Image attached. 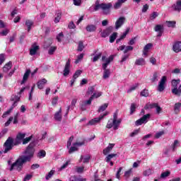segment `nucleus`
I'll use <instances>...</instances> for the list:
<instances>
[{
    "label": "nucleus",
    "instance_id": "20e7f679",
    "mask_svg": "<svg viewBox=\"0 0 181 181\" xmlns=\"http://www.w3.org/2000/svg\"><path fill=\"white\" fill-rule=\"evenodd\" d=\"M122 119H118V113L115 112L113 115V119H110L108 120L106 128H108V129H111L113 127V129L117 130L118 129V127H119V124H121Z\"/></svg>",
    "mask_w": 181,
    "mask_h": 181
},
{
    "label": "nucleus",
    "instance_id": "69168bd1",
    "mask_svg": "<svg viewBox=\"0 0 181 181\" xmlns=\"http://www.w3.org/2000/svg\"><path fill=\"white\" fill-rule=\"evenodd\" d=\"M129 58V54H124L122 57V60L120 61V63H124V62H127V59Z\"/></svg>",
    "mask_w": 181,
    "mask_h": 181
},
{
    "label": "nucleus",
    "instance_id": "b1692460",
    "mask_svg": "<svg viewBox=\"0 0 181 181\" xmlns=\"http://www.w3.org/2000/svg\"><path fill=\"white\" fill-rule=\"evenodd\" d=\"M114 146H115V144H109L108 146L103 150V155L110 153V151H112V148H114Z\"/></svg>",
    "mask_w": 181,
    "mask_h": 181
},
{
    "label": "nucleus",
    "instance_id": "39448f33",
    "mask_svg": "<svg viewBox=\"0 0 181 181\" xmlns=\"http://www.w3.org/2000/svg\"><path fill=\"white\" fill-rule=\"evenodd\" d=\"M27 163L28 162L20 156L16 162L11 165L10 168L11 172H12V170H17L18 172H21L22 169H23V165Z\"/></svg>",
    "mask_w": 181,
    "mask_h": 181
},
{
    "label": "nucleus",
    "instance_id": "5fc2aeb1",
    "mask_svg": "<svg viewBox=\"0 0 181 181\" xmlns=\"http://www.w3.org/2000/svg\"><path fill=\"white\" fill-rule=\"evenodd\" d=\"M94 100V95H91L88 100L83 101V103L86 104V105H91V101Z\"/></svg>",
    "mask_w": 181,
    "mask_h": 181
},
{
    "label": "nucleus",
    "instance_id": "338daca9",
    "mask_svg": "<svg viewBox=\"0 0 181 181\" xmlns=\"http://www.w3.org/2000/svg\"><path fill=\"white\" fill-rule=\"evenodd\" d=\"M152 46H153L152 43H148L146 45H145L144 50H146V52H149Z\"/></svg>",
    "mask_w": 181,
    "mask_h": 181
},
{
    "label": "nucleus",
    "instance_id": "6e6552de",
    "mask_svg": "<svg viewBox=\"0 0 181 181\" xmlns=\"http://www.w3.org/2000/svg\"><path fill=\"white\" fill-rule=\"evenodd\" d=\"M151 118V114L144 115L142 117L136 121L135 124L136 126L142 125V124H146L148 119Z\"/></svg>",
    "mask_w": 181,
    "mask_h": 181
},
{
    "label": "nucleus",
    "instance_id": "f8f14e48",
    "mask_svg": "<svg viewBox=\"0 0 181 181\" xmlns=\"http://www.w3.org/2000/svg\"><path fill=\"white\" fill-rule=\"evenodd\" d=\"M125 23V17L119 18L115 23V29L118 30Z\"/></svg>",
    "mask_w": 181,
    "mask_h": 181
},
{
    "label": "nucleus",
    "instance_id": "09e8293b",
    "mask_svg": "<svg viewBox=\"0 0 181 181\" xmlns=\"http://www.w3.org/2000/svg\"><path fill=\"white\" fill-rule=\"evenodd\" d=\"M151 174H152V169H150V168L144 170L143 173L144 176H151Z\"/></svg>",
    "mask_w": 181,
    "mask_h": 181
},
{
    "label": "nucleus",
    "instance_id": "6ab92c4d",
    "mask_svg": "<svg viewBox=\"0 0 181 181\" xmlns=\"http://www.w3.org/2000/svg\"><path fill=\"white\" fill-rule=\"evenodd\" d=\"M29 76H30V69H27L25 73L23 75L21 84H24L25 83H26V81H28V78H29Z\"/></svg>",
    "mask_w": 181,
    "mask_h": 181
},
{
    "label": "nucleus",
    "instance_id": "5701e85b",
    "mask_svg": "<svg viewBox=\"0 0 181 181\" xmlns=\"http://www.w3.org/2000/svg\"><path fill=\"white\" fill-rule=\"evenodd\" d=\"M38 49H39V46L33 45L31 49H30V56H35V54H36V53L37 52Z\"/></svg>",
    "mask_w": 181,
    "mask_h": 181
},
{
    "label": "nucleus",
    "instance_id": "e433bc0d",
    "mask_svg": "<svg viewBox=\"0 0 181 181\" xmlns=\"http://www.w3.org/2000/svg\"><path fill=\"white\" fill-rule=\"evenodd\" d=\"M19 100H21V98H19L18 95H14L11 99V101H14L13 104H16L15 107L18 105V101H19Z\"/></svg>",
    "mask_w": 181,
    "mask_h": 181
},
{
    "label": "nucleus",
    "instance_id": "ea45409f",
    "mask_svg": "<svg viewBox=\"0 0 181 181\" xmlns=\"http://www.w3.org/2000/svg\"><path fill=\"white\" fill-rule=\"evenodd\" d=\"M32 138H33V136H30L29 137H26L25 139H23V145H26V144H29L30 141H32Z\"/></svg>",
    "mask_w": 181,
    "mask_h": 181
},
{
    "label": "nucleus",
    "instance_id": "79ce46f5",
    "mask_svg": "<svg viewBox=\"0 0 181 181\" xmlns=\"http://www.w3.org/2000/svg\"><path fill=\"white\" fill-rule=\"evenodd\" d=\"M60 19H62L61 12L57 13V16L55 17L54 22H55V23H59V22H60Z\"/></svg>",
    "mask_w": 181,
    "mask_h": 181
},
{
    "label": "nucleus",
    "instance_id": "774afa93",
    "mask_svg": "<svg viewBox=\"0 0 181 181\" xmlns=\"http://www.w3.org/2000/svg\"><path fill=\"white\" fill-rule=\"evenodd\" d=\"M81 74V70H77L73 76V78L76 79Z\"/></svg>",
    "mask_w": 181,
    "mask_h": 181
},
{
    "label": "nucleus",
    "instance_id": "603ef678",
    "mask_svg": "<svg viewBox=\"0 0 181 181\" xmlns=\"http://www.w3.org/2000/svg\"><path fill=\"white\" fill-rule=\"evenodd\" d=\"M101 56H103V53L100 52L99 54L95 55L93 59V62H98L99 59H101Z\"/></svg>",
    "mask_w": 181,
    "mask_h": 181
},
{
    "label": "nucleus",
    "instance_id": "4c0bfd02",
    "mask_svg": "<svg viewBox=\"0 0 181 181\" xmlns=\"http://www.w3.org/2000/svg\"><path fill=\"white\" fill-rule=\"evenodd\" d=\"M95 88L94 86H90L86 92V95H91L94 93Z\"/></svg>",
    "mask_w": 181,
    "mask_h": 181
},
{
    "label": "nucleus",
    "instance_id": "6e6d98bb",
    "mask_svg": "<svg viewBox=\"0 0 181 181\" xmlns=\"http://www.w3.org/2000/svg\"><path fill=\"white\" fill-rule=\"evenodd\" d=\"M57 49V47H50L48 51V54H54V53L56 52Z\"/></svg>",
    "mask_w": 181,
    "mask_h": 181
},
{
    "label": "nucleus",
    "instance_id": "37998d69",
    "mask_svg": "<svg viewBox=\"0 0 181 181\" xmlns=\"http://www.w3.org/2000/svg\"><path fill=\"white\" fill-rule=\"evenodd\" d=\"M134 50V47L131 45L125 46L124 50V54L128 53V52H131Z\"/></svg>",
    "mask_w": 181,
    "mask_h": 181
},
{
    "label": "nucleus",
    "instance_id": "0e129e2a",
    "mask_svg": "<svg viewBox=\"0 0 181 181\" xmlns=\"http://www.w3.org/2000/svg\"><path fill=\"white\" fill-rule=\"evenodd\" d=\"M32 177H33V175L32 174H27L25 177L23 178V181H28V180H30V179H32Z\"/></svg>",
    "mask_w": 181,
    "mask_h": 181
},
{
    "label": "nucleus",
    "instance_id": "7ed1b4c3",
    "mask_svg": "<svg viewBox=\"0 0 181 181\" xmlns=\"http://www.w3.org/2000/svg\"><path fill=\"white\" fill-rule=\"evenodd\" d=\"M111 8H112V3L100 4V0H96L93 11L97 12L99 9H102L104 15H110V13H111Z\"/></svg>",
    "mask_w": 181,
    "mask_h": 181
},
{
    "label": "nucleus",
    "instance_id": "e2e57ef3",
    "mask_svg": "<svg viewBox=\"0 0 181 181\" xmlns=\"http://www.w3.org/2000/svg\"><path fill=\"white\" fill-rule=\"evenodd\" d=\"M64 37V35H63L62 33H60L59 34L57 35V40L58 42H62Z\"/></svg>",
    "mask_w": 181,
    "mask_h": 181
},
{
    "label": "nucleus",
    "instance_id": "bb28decb",
    "mask_svg": "<svg viewBox=\"0 0 181 181\" xmlns=\"http://www.w3.org/2000/svg\"><path fill=\"white\" fill-rule=\"evenodd\" d=\"M159 81V73L157 71H155L153 74V76L151 78V83H156V81Z\"/></svg>",
    "mask_w": 181,
    "mask_h": 181
},
{
    "label": "nucleus",
    "instance_id": "de8ad7c7",
    "mask_svg": "<svg viewBox=\"0 0 181 181\" xmlns=\"http://www.w3.org/2000/svg\"><path fill=\"white\" fill-rule=\"evenodd\" d=\"M168 176H170V171H165L160 175L161 179H165V177H168Z\"/></svg>",
    "mask_w": 181,
    "mask_h": 181
},
{
    "label": "nucleus",
    "instance_id": "f3484780",
    "mask_svg": "<svg viewBox=\"0 0 181 181\" xmlns=\"http://www.w3.org/2000/svg\"><path fill=\"white\" fill-rule=\"evenodd\" d=\"M103 78L107 80V78H110V76H111V71L107 68H103Z\"/></svg>",
    "mask_w": 181,
    "mask_h": 181
},
{
    "label": "nucleus",
    "instance_id": "9d476101",
    "mask_svg": "<svg viewBox=\"0 0 181 181\" xmlns=\"http://www.w3.org/2000/svg\"><path fill=\"white\" fill-rule=\"evenodd\" d=\"M167 78L165 76H162L158 86V91L162 93L165 90V84H166Z\"/></svg>",
    "mask_w": 181,
    "mask_h": 181
},
{
    "label": "nucleus",
    "instance_id": "2eb2a0df",
    "mask_svg": "<svg viewBox=\"0 0 181 181\" xmlns=\"http://www.w3.org/2000/svg\"><path fill=\"white\" fill-rule=\"evenodd\" d=\"M90 159H91V156L89 154H88L85 156H81L79 162L81 163L83 160V163H88L90 162Z\"/></svg>",
    "mask_w": 181,
    "mask_h": 181
},
{
    "label": "nucleus",
    "instance_id": "c756f323",
    "mask_svg": "<svg viewBox=\"0 0 181 181\" xmlns=\"http://www.w3.org/2000/svg\"><path fill=\"white\" fill-rule=\"evenodd\" d=\"M87 32H95L97 30V26L94 25H88L86 26Z\"/></svg>",
    "mask_w": 181,
    "mask_h": 181
},
{
    "label": "nucleus",
    "instance_id": "c9c22d12",
    "mask_svg": "<svg viewBox=\"0 0 181 181\" xmlns=\"http://www.w3.org/2000/svg\"><path fill=\"white\" fill-rule=\"evenodd\" d=\"M117 35H118V33H113L112 35H110V43H114V42H115V39H117Z\"/></svg>",
    "mask_w": 181,
    "mask_h": 181
},
{
    "label": "nucleus",
    "instance_id": "c03bdc74",
    "mask_svg": "<svg viewBox=\"0 0 181 181\" xmlns=\"http://www.w3.org/2000/svg\"><path fill=\"white\" fill-rule=\"evenodd\" d=\"M132 175V168H130L129 170L125 171L124 173V177L126 179H129V176Z\"/></svg>",
    "mask_w": 181,
    "mask_h": 181
},
{
    "label": "nucleus",
    "instance_id": "f257e3e1",
    "mask_svg": "<svg viewBox=\"0 0 181 181\" xmlns=\"http://www.w3.org/2000/svg\"><path fill=\"white\" fill-rule=\"evenodd\" d=\"M25 136H26V133L19 132L15 140L12 137H8L4 144V153H8V152L12 151V149H13V146L21 145V144H22V141L25 139Z\"/></svg>",
    "mask_w": 181,
    "mask_h": 181
},
{
    "label": "nucleus",
    "instance_id": "680f3d73",
    "mask_svg": "<svg viewBox=\"0 0 181 181\" xmlns=\"http://www.w3.org/2000/svg\"><path fill=\"white\" fill-rule=\"evenodd\" d=\"M75 170L77 173H83L84 172V167H76Z\"/></svg>",
    "mask_w": 181,
    "mask_h": 181
},
{
    "label": "nucleus",
    "instance_id": "3c124183",
    "mask_svg": "<svg viewBox=\"0 0 181 181\" xmlns=\"http://www.w3.org/2000/svg\"><path fill=\"white\" fill-rule=\"evenodd\" d=\"M154 30L156 32H162L163 31V25H156Z\"/></svg>",
    "mask_w": 181,
    "mask_h": 181
},
{
    "label": "nucleus",
    "instance_id": "423d86ee",
    "mask_svg": "<svg viewBox=\"0 0 181 181\" xmlns=\"http://www.w3.org/2000/svg\"><path fill=\"white\" fill-rule=\"evenodd\" d=\"M171 84L173 86V88L171 90L172 93L176 97H181V84L180 79H174L172 81ZM180 84L179 87L177 85Z\"/></svg>",
    "mask_w": 181,
    "mask_h": 181
},
{
    "label": "nucleus",
    "instance_id": "a19ab883",
    "mask_svg": "<svg viewBox=\"0 0 181 181\" xmlns=\"http://www.w3.org/2000/svg\"><path fill=\"white\" fill-rule=\"evenodd\" d=\"M135 110H136V104L132 103L130 107V115H132L135 112Z\"/></svg>",
    "mask_w": 181,
    "mask_h": 181
},
{
    "label": "nucleus",
    "instance_id": "393cba45",
    "mask_svg": "<svg viewBox=\"0 0 181 181\" xmlns=\"http://www.w3.org/2000/svg\"><path fill=\"white\" fill-rule=\"evenodd\" d=\"M11 69H12V62H9L4 65V66L3 67V71L4 73H8V71L11 70Z\"/></svg>",
    "mask_w": 181,
    "mask_h": 181
},
{
    "label": "nucleus",
    "instance_id": "bf43d9fd",
    "mask_svg": "<svg viewBox=\"0 0 181 181\" xmlns=\"http://www.w3.org/2000/svg\"><path fill=\"white\" fill-rule=\"evenodd\" d=\"M73 139H74V136H71L66 144L67 148H70V146H71V142H73Z\"/></svg>",
    "mask_w": 181,
    "mask_h": 181
},
{
    "label": "nucleus",
    "instance_id": "cd10ccee",
    "mask_svg": "<svg viewBox=\"0 0 181 181\" xmlns=\"http://www.w3.org/2000/svg\"><path fill=\"white\" fill-rule=\"evenodd\" d=\"M16 105V103H13L10 109L3 114L2 118H6V117H8V115L11 114V112H12V110H13Z\"/></svg>",
    "mask_w": 181,
    "mask_h": 181
},
{
    "label": "nucleus",
    "instance_id": "aec40b11",
    "mask_svg": "<svg viewBox=\"0 0 181 181\" xmlns=\"http://www.w3.org/2000/svg\"><path fill=\"white\" fill-rule=\"evenodd\" d=\"M125 2H127V0H117L113 6L114 9H119L122 6V4H125Z\"/></svg>",
    "mask_w": 181,
    "mask_h": 181
},
{
    "label": "nucleus",
    "instance_id": "4468645a",
    "mask_svg": "<svg viewBox=\"0 0 181 181\" xmlns=\"http://www.w3.org/2000/svg\"><path fill=\"white\" fill-rule=\"evenodd\" d=\"M70 62H71V59H69L68 62L65 64L64 69V77H67V75L70 74Z\"/></svg>",
    "mask_w": 181,
    "mask_h": 181
},
{
    "label": "nucleus",
    "instance_id": "f704fd0d",
    "mask_svg": "<svg viewBox=\"0 0 181 181\" xmlns=\"http://www.w3.org/2000/svg\"><path fill=\"white\" fill-rule=\"evenodd\" d=\"M107 108H108V105H107V103H105L104 105H101L99 107L98 112H103V111H105V110H107Z\"/></svg>",
    "mask_w": 181,
    "mask_h": 181
},
{
    "label": "nucleus",
    "instance_id": "a878e982",
    "mask_svg": "<svg viewBox=\"0 0 181 181\" xmlns=\"http://www.w3.org/2000/svg\"><path fill=\"white\" fill-rule=\"evenodd\" d=\"M54 118L56 121H62V107L54 114Z\"/></svg>",
    "mask_w": 181,
    "mask_h": 181
},
{
    "label": "nucleus",
    "instance_id": "a18cd8bd",
    "mask_svg": "<svg viewBox=\"0 0 181 181\" xmlns=\"http://www.w3.org/2000/svg\"><path fill=\"white\" fill-rule=\"evenodd\" d=\"M84 50V44L83 41H80L78 46V52H83Z\"/></svg>",
    "mask_w": 181,
    "mask_h": 181
},
{
    "label": "nucleus",
    "instance_id": "412c9836",
    "mask_svg": "<svg viewBox=\"0 0 181 181\" xmlns=\"http://www.w3.org/2000/svg\"><path fill=\"white\" fill-rule=\"evenodd\" d=\"M173 9L177 12H180L181 11V0H178L175 4L173 5Z\"/></svg>",
    "mask_w": 181,
    "mask_h": 181
},
{
    "label": "nucleus",
    "instance_id": "052dcab7",
    "mask_svg": "<svg viewBox=\"0 0 181 181\" xmlns=\"http://www.w3.org/2000/svg\"><path fill=\"white\" fill-rule=\"evenodd\" d=\"M129 33V28H127L126 31L120 36V39H122V40L123 39H125V37H127V35H128Z\"/></svg>",
    "mask_w": 181,
    "mask_h": 181
},
{
    "label": "nucleus",
    "instance_id": "0eeeda50",
    "mask_svg": "<svg viewBox=\"0 0 181 181\" xmlns=\"http://www.w3.org/2000/svg\"><path fill=\"white\" fill-rule=\"evenodd\" d=\"M108 114V112H105L103 115H100L99 117H96L94 119H92L88 122L87 125H96V124H98L101 119L104 118V117H107V115Z\"/></svg>",
    "mask_w": 181,
    "mask_h": 181
},
{
    "label": "nucleus",
    "instance_id": "dca6fc26",
    "mask_svg": "<svg viewBox=\"0 0 181 181\" xmlns=\"http://www.w3.org/2000/svg\"><path fill=\"white\" fill-rule=\"evenodd\" d=\"M47 83V80L46 78H42L37 83V86L40 90H42L45 87V84Z\"/></svg>",
    "mask_w": 181,
    "mask_h": 181
},
{
    "label": "nucleus",
    "instance_id": "864d4df0",
    "mask_svg": "<svg viewBox=\"0 0 181 181\" xmlns=\"http://www.w3.org/2000/svg\"><path fill=\"white\" fill-rule=\"evenodd\" d=\"M84 57V54H81L78 56L76 60L75 61V64H78V63H80L81 60H83V58Z\"/></svg>",
    "mask_w": 181,
    "mask_h": 181
},
{
    "label": "nucleus",
    "instance_id": "4d7b16f0",
    "mask_svg": "<svg viewBox=\"0 0 181 181\" xmlns=\"http://www.w3.org/2000/svg\"><path fill=\"white\" fill-rule=\"evenodd\" d=\"M158 13L157 12H153L151 15H150V19L151 21H153V19H156V18H158Z\"/></svg>",
    "mask_w": 181,
    "mask_h": 181
},
{
    "label": "nucleus",
    "instance_id": "1a4fd4ad",
    "mask_svg": "<svg viewBox=\"0 0 181 181\" xmlns=\"http://www.w3.org/2000/svg\"><path fill=\"white\" fill-rule=\"evenodd\" d=\"M112 60H114V55H111L108 58H107L105 56L102 57V62H105V63L102 64V69L108 67V64H110Z\"/></svg>",
    "mask_w": 181,
    "mask_h": 181
},
{
    "label": "nucleus",
    "instance_id": "c85d7f7f",
    "mask_svg": "<svg viewBox=\"0 0 181 181\" xmlns=\"http://www.w3.org/2000/svg\"><path fill=\"white\" fill-rule=\"evenodd\" d=\"M25 26H27L28 28V32H30V30L32 29V26H33V21L30 20H26Z\"/></svg>",
    "mask_w": 181,
    "mask_h": 181
},
{
    "label": "nucleus",
    "instance_id": "72a5a7b5",
    "mask_svg": "<svg viewBox=\"0 0 181 181\" xmlns=\"http://www.w3.org/2000/svg\"><path fill=\"white\" fill-rule=\"evenodd\" d=\"M115 156H117V154H115V153L109 154L105 158V162H107V163L111 162V159H112V158H115Z\"/></svg>",
    "mask_w": 181,
    "mask_h": 181
},
{
    "label": "nucleus",
    "instance_id": "49530a36",
    "mask_svg": "<svg viewBox=\"0 0 181 181\" xmlns=\"http://www.w3.org/2000/svg\"><path fill=\"white\" fill-rule=\"evenodd\" d=\"M54 170H52L50 172H49L45 177L46 180H49V179H50L53 176V175H54Z\"/></svg>",
    "mask_w": 181,
    "mask_h": 181
},
{
    "label": "nucleus",
    "instance_id": "2f4dec72",
    "mask_svg": "<svg viewBox=\"0 0 181 181\" xmlns=\"http://www.w3.org/2000/svg\"><path fill=\"white\" fill-rule=\"evenodd\" d=\"M158 107V103H151V104H146L144 107L146 110H151V108H156Z\"/></svg>",
    "mask_w": 181,
    "mask_h": 181
},
{
    "label": "nucleus",
    "instance_id": "f03ea898",
    "mask_svg": "<svg viewBox=\"0 0 181 181\" xmlns=\"http://www.w3.org/2000/svg\"><path fill=\"white\" fill-rule=\"evenodd\" d=\"M35 147L36 141L30 142L23 152V155L20 156L27 162H30L35 155V152L36 151V149L35 148Z\"/></svg>",
    "mask_w": 181,
    "mask_h": 181
},
{
    "label": "nucleus",
    "instance_id": "a211bd4d",
    "mask_svg": "<svg viewBox=\"0 0 181 181\" xmlns=\"http://www.w3.org/2000/svg\"><path fill=\"white\" fill-rule=\"evenodd\" d=\"M76 104H77V99H73L71 103V105L67 107L66 115L69 114V111H70V108L71 110H74V107H76Z\"/></svg>",
    "mask_w": 181,
    "mask_h": 181
},
{
    "label": "nucleus",
    "instance_id": "9b49d317",
    "mask_svg": "<svg viewBox=\"0 0 181 181\" xmlns=\"http://www.w3.org/2000/svg\"><path fill=\"white\" fill-rule=\"evenodd\" d=\"M112 30H114V28H112V26L108 27L101 33V37H107L110 36V35L112 33Z\"/></svg>",
    "mask_w": 181,
    "mask_h": 181
},
{
    "label": "nucleus",
    "instance_id": "13d9d810",
    "mask_svg": "<svg viewBox=\"0 0 181 181\" xmlns=\"http://www.w3.org/2000/svg\"><path fill=\"white\" fill-rule=\"evenodd\" d=\"M140 94L142 97H148L149 95V92L148 90L144 89L141 92Z\"/></svg>",
    "mask_w": 181,
    "mask_h": 181
},
{
    "label": "nucleus",
    "instance_id": "473e14b6",
    "mask_svg": "<svg viewBox=\"0 0 181 181\" xmlns=\"http://www.w3.org/2000/svg\"><path fill=\"white\" fill-rule=\"evenodd\" d=\"M86 178L81 179L77 177L76 175L71 176L69 178V181H86Z\"/></svg>",
    "mask_w": 181,
    "mask_h": 181
},
{
    "label": "nucleus",
    "instance_id": "ddd939ff",
    "mask_svg": "<svg viewBox=\"0 0 181 181\" xmlns=\"http://www.w3.org/2000/svg\"><path fill=\"white\" fill-rule=\"evenodd\" d=\"M173 49L175 53H179L180 52H181V42H175L173 46Z\"/></svg>",
    "mask_w": 181,
    "mask_h": 181
},
{
    "label": "nucleus",
    "instance_id": "8fccbe9b",
    "mask_svg": "<svg viewBox=\"0 0 181 181\" xmlns=\"http://www.w3.org/2000/svg\"><path fill=\"white\" fill-rule=\"evenodd\" d=\"M37 158H45V156H46V151H45L44 150H41L40 151V152L37 153Z\"/></svg>",
    "mask_w": 181,
    "mask_h": 181
},
{
    "label": "nucleus",
    "instance_id": "4be33fe9",
    "mask_svg": "<svg viewBox=\"0 0 181 181\" xmlns=\"http://www.w3.org/2000/svg\"><path fill=\"white\" fill-rule=\"evenodd\" d=\"M136 66H145L146 64V62L144 58H139L135 61Z\"/></svg>",
    "mask_w": 181,
    "mask_h": 181
},
{
    "label": "nucleus",
    "instance_id": "7c9ffc66",
    "mask_svg": "<svg viewBox=\"0 0 181 181\" xmlns=\"http://www.w3.org/2000/svg\"><path fill=\"white\" fill-rule=\"evenodd\" d=\"M165 25L168 28H176V21H166Z\"/></svg>",
    "mask_w": 181,
    "mask_h": 181
},
{
    "label": "nucleus",
    "instance_id": "58836bf2",
    "mask_svg": "<svg viewBox=\"0 0 181 181\" xmlns=\"http://www.w3.org/2000/svg\"><path fill=\"white\" fill-rule=\"evenodd\" d=\"M180 145V144H179V141L175 140L172 147L173 152H175V151H176V149Z\"/></svg>",
    "mask_w": 181,
    "mask_h": 181
}]
</instances>
